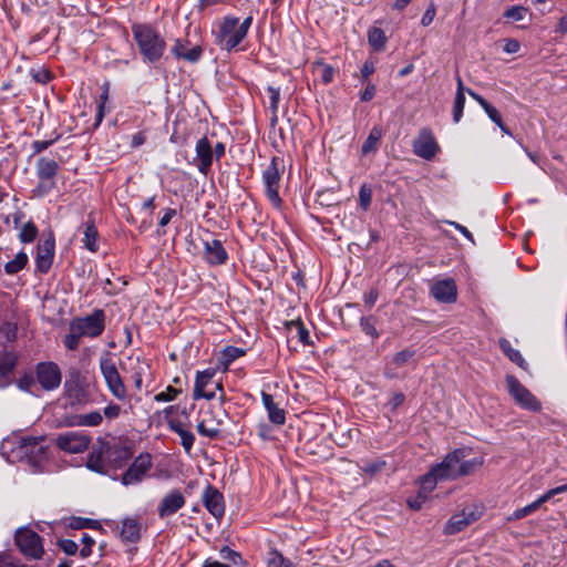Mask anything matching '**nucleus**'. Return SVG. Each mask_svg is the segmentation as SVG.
I'll return each instance as SVG.
<instances>
[{"label": "nucleus", "instance_id": "nucleus-1", "mask_svg": "<svg viewBox=\"0 0 567 567\" xmlns=\"http://www.w3.org/2000/svg\"><path fill=\"white\" fill-rule=\"evenodd\" d=\"M470 452L471 450L465 447L454 450L432 467V474L443 481L473 474L483 465L484 458L476 456L468 460Z\"/></svg>", "mask_w": 567, "mask_h": 567}, {"label": "nucleus", "instance_id": "nucleus-2", "mask_svg": "<svg viewBox=\"0 0 567 567\" xmlns=\"http://www.w3.org/2000/svg\"><path fill=\"white\" fill-rule=\"evenodd\" d=\"M132 34L145 62L156 63L162 59L166 42L156 29L147 23H135Z\"/></svg>", "mask_w": 567, "mask_h": 567}, {"label": "nucleus", "instance_id": "nucleus-3", "mask_svg": "<svg viewBox=\"0 0 567 567\" xmlns=\"http://www.w3.org/2000/svg\"><path fill=\"white\" fill-rule=\"evenodd\" d=\"M251 23V16L247 17L243 22L236 17H225L216 32L217 44L227 51H231L245 39Z\"/></svg>", "mask_w": 567, "mask_h": 567}, {"label": "nucleus", "instance_id": "nucleus-4", "mask_svg": "<svg viewBox=\"0 0 567 567\" xmlns=\"http://www.w3.org/2000/svg\"><path fill=\"white\" fill-rule=\"evenodd\" d=\"M100 371L110 393L118 401L127 398V389L109 352H105L99 361Z\"/></svg>", "mask_w": 567, "mask_h": 567}, {"label": "nucleus", "instance_id": "nucleus-5", "mask_svg": "<svg viewBox=\"0 0 567 567\" xmlns=\"http://www.w3.org/2000/svg\"><path fill=\"white\" fill-rule=\"evenodd\" d=\"M69 329L79 332L82 338L100 337L105 329V313L102 309H96L89 316L74 318Z\"/></svg>", "mask_w": 567, "mask_h": 567}, {"label": "nucleus", "instance_id": "nucleus-6", "mask_svg": "<svg viewBox=\"0 0 567 567\" xmlns=\"http://www.w3.org/2000/svg\"><path fill=\"white\" fill-rule=\"evenodd\" d=\"M506 389L515 403L524 410L539 412L540 401L514 375L505 377Z\"/></svg>", "mask_w": 567, "mask_h": 567}, {"label": "nucleus", "instance_id": "nucleus-7", "mask_svg": "<svg viewBox=\"0 0 567 567\" xmlns=\"http://www.w3.org/2000/svg\"><path fill=\"white\" fill-rule=\"evenodd\" d=\"M280 163H282V161H280L278 157H272L269 165L262 172V182L266 189V196L275 207H279L281 205L279 187L284 165H281L280 169Z\"/></svg>", "mask_w": 567, "mask_h": 567}, {"label": "nucleus", "instance_id": "nucleus-8", "mask_svg": "<svg viewBox=\"0 0 567 567\" xmlns=\"http://www.w3.org/2000/svg\"><path fill=\"white\" fill-rule=\"evenodd\" d=\"M14 542L19 550L27 558L40 559L44 554L41 537L30 528H19L16 533Z\"/></svg>", "mask_w": 567, "mask_h": 567}, {"label": "nucleus", "instance_id": "nucleus-9", "mask_svg": "<svg viewBox=\"0 0 567 567\" xmlns=\"http://www.w3.org/2000/svg\"><path fill=\"white\" fill-rule=\"evenodd\" d=\"M56 446L70 454H80L87 450L91 436L82 431H69L58 434Z\"/></svg>", "mask_w": 567, "mask_h": 567}, {"label": "nucleus", "instance_id": "nucleus-10", "mask_svg": "<svg viewBox=\"0 0 567 567\" xmlns=\"http://www.w3.org/2000/svg\"><path fill=\"white\" fill-rule=\"evenodd\" d=\"M412 147L416 156L426 161L432 159L440 148L433 132L429 127L420 130L416 138L413 141Z\"/></svg>", "mask_w": 567, "mask_h": 567}, {"label": "nucleus", "instance_id": "nucleus-11", "mask_svg": "<svg viewBox=\"0 0 567 567\" xmlns=\"http://www.w3.org/2000/svg\"><path fill=\"white\" fill-rule=\"evenodd\" d=\"M152 467V457L148 453L140 454L131 464V466L123 473L121 482L123 485H134L143 481L146 473Z\"/></svg>", "mask_w": 567, "mask_h": 567}, {"label": "nucleus", "instance_id": "nucleus-12", "mask_svg": "<svg viewBox=\"0 0 567 567\" xmlns=\"http://www.w3.org/2000/svg\"><path fill=\"white\" fill-rule=\"evenodd\" d=\"M18 455L20 457H28L30 461H39L45 456L47 446L43 436H23L19 437L16 442Z\"/></svg>", "mask_w": 567, "mask_h": 567}, {"label": "nucleus", "instance_id": "nucleus-13", "mask_svg": "<svg viewBox=\"0 0 567 567\" xmlns=\"http://www.w3.org/2000/svg\"><path fill=\"white\" fill-rule=\"evenodd\" d=\"M37 381L47 391L55 390L60 386L62 374L54 362H41L35 369Z\"/></svg>", "mask_w": 567, "mask_h": 567}, {"label": "nucleus", "instance_id": "nucleus-14", "mask_svg": "<svg viewBox=\"0 0 567 567\" xmlns=\"http://www.w3.org/2000/svg\"><path fill=\"white\" fill-rule=\"evenodd\" d=\"M55 241L50 235L38 244L35 255V268L41 274H47L52 266L54 258Z\"/></svg>", "mask_w": 567, "mask_h": 567}, {"label": "nucleus", "instance_id": "nucleus-15", "mask_svg": "<svg viewBox=\"0 0 567 567\" xmlns=\"http://www.w3.org/2000/svg\"><path fill=\"white\" fill-rule=\"evenodd\" d=\"M186 498L179 489H172L161 499L157 506L158 517L164 519L184 507Z\"/></svg>", "mask_w": 567, "mask_h": 567}, {"label": "nucleus", "instance_id": "nucleus-16", "mask_svg": "<svg viewBox=\"0 0 567 567\" xmlns=\"http://www.w3.org/2000/svg\"><path fill=\"white\" fill-rule=\"evenodd\" d=\"M430 293L439 302L452 303L457 298L456 284L452 278L436 280L431 285Z\"/></svg>", "mask_w": 567, "mask_h": 567}, {"label": "nucleus", "instance_id": "nucleus-17", "mask_svg": "<svg viewBox=\"0 0 567 567\" xmlns=\"http://www.w3.org/2000/svg\"><path fill=\"white\" fill-rule=\"evenodd\" d=\"M171 53L177 60L196 63L203 55V48L197 44L190 45L187 39H176L171 48Z\"/></svg>", "mask_w": 567, "mask_h": 567}, {"label": "nucleus", "instance_id": "nucleus-18", "mask_svg": "<svg viewBox=\"0 0 567 567\" xmlns=\"http://www.w3.org/2000/svg\"><path fill=\"white\" fill-rule=\"evenodd\" d=\"M202 501L206 509L217 519L225 513V502L223 494L212 485H207L203 492Z\"/></svg>", "mask_w": 567, "mask_h": 567}, {"label": "nucleus", "instance_id": "nucleus-19", "mask_svg": "<svg viewBox=\"0 0 567 567\" xmlns=\"http://www.w3.org/2000/svg\"><path fill=\"white\" fill-rule=\"evenodd\" d=\"M132 362L131 378L133 379L134 386L137 391H141L145 381L148 383L152 381L151 364L147 360L141 359L140 357L130 358Z\"/></svg>", "mask_w": 567, "mask_h": 567}, {"label": "nucleus", "instance_id": "nucleus-20", "mask_svg": "<svg viewBox=\"0 0 567 567\" xmlns=\"http://www.w3.org/2000/svg\"><path fill=\"white\" fill-rule=\"evenodd\" d=\"M204 257L210 265H223L228 259V254L218 239H208L204 241Z\"/></svg>", "mask_w": 567, "mask_h": 567}, {"label": "nucleus", "instance_id": "nucleus-21", "mask_svg": "<svg viewBox=\"0 0 567 567\" xmlns=\"http://www.w3.org/2000/svg\"><path fill=\"white\" fill-rule=\"evenodd\" d=\"M118 536L124 543H136L141 538L142 523L138 518L126 517L117 526Z\"/></svg>", "mask_w": 567, "mask_h": 567}, {"label": "nucleus", "instance_id": "nucleus-22", "mask_svg": "<svg viewBox=\"0 0 567 567\" xmlns=\"http://www.w3.org/2000/svg\"><path fill=\"white\" fill-rule=\"evenodd\" d=\"M109 444L102 442L99 447H94L87 457L86 466L97 473H105L109 461H107Z\"/></svg>", "mask_w": 567, "mask_h": 567}, {"label": "nucleus", "instance_id": "nucleus-23", "mask_svg": "<svg viewBox=\"0 0 567 567\" xmlns=\"http://www.w3.org/2000/svg\"><path fill=\"white\" fill-rule=\"evenodd\" d=\"M478 519V515L476 513H458L453 515L444 526L445 535H454L462 532L472 523Z\"/></svg>", "mask_w": 567, "mask_h": 567}, {"label": "nucleus", "instance_id": "nucleus-24", "mask_svg": "<svg viewBox=\"0 0 567 567\" xmlns=\"http://www.w3.org/2000/svg\"><path fill=\"white\" fill-rule=\"evenodd\" d=\"M196 158L198 159V169L207 174L213 164V147L207 137H202L196 143Z\"/></svg>", "mask_w": 567, "mask_h": 567}, {"label": "nucleus", "instance_id": "nucleus-25", "mask_svg": "<svg viewBox=\"0 0 567 567\" xmlns=\"http://www.w3.org/2000/svg\"><path fill=\"white\" fill-rule=\"evenodd\" d=\"M214 374H215L214 371L210 369H206L204 371L197 372L196 378H195L194 392H193L194 400H198V399L212 400L215 398L216 393H206V388L212 382Z\"/></svg>", "mask_w": 567, "mask_h": 567}, {"label": "nucleus", "instance_id": "nucleus-26", "mask_svg": "<svg viewBox=\"0 0 567 567\" xmlns=\"http://www.w3.org/2000/svg\"><path fill=\"white\" fill-rule=\"evenodd\" d=\"M133 456V450L125 444L109 446L107 461L114 467H122Z\"/></svg>", "mask_w": 567, "mask_h": 567}, {"label": "nucleus", "instance_id": "nucleus-27", "mask_svg": "<svg viewBox=\"0 0 567 567\" xmlns=\"http://www.w3.org/2000/svg\"><path fill=\"white\" fill-rule=\"evenodd\" d=\"M415 354L414 350L411 349H404L402 351L396 352L393 354L391 360L386 363L384 369V375L388 379H393L396 377V373L393 371L392 365L395 368L404 365L409 360H411Z\"/></svg>", "mask_w": 567, "mask_h": 567}, {"label": "nucleus", "instance_id": "nucleus-28", "mask_svg": "<svg viewBox=\"0 0 567 567\" xmlns=\"http://www.w3.org/2000/svg\"><path fill=\"white\" fill-rule=\"evenodd\" d=\"M103 422V415L100 411H91L87 413H82L73 416V420L70 422L72 426H87V427H96L100 426Z\"/></svg>", "mask_w": 567, "mask_h": 567}, {"label": "nucleus", "instance_id": "nucleus-29", "mask_svg": "<svg viewBox=\"0 0 567 567\" xmlns=\"http://www.w3.org/2000/svg\"><path fill=\"white\" fill-rule=\"evenodd\" d=\"M58 172V163L54 159L41 157L37 162V175L39 179L54 181Z\"/></svg>", "mask_w": 567, "mask_h": 567}, {"label": "nucleus", "instance_id": "nucleus-30", "mask_svg": "<svg viewBox=\"0 0 567 567\" xmlns=\"http://www.w3.org/2000/svg\"><path fill=\"white\" fill-rule=\"evenodd\" d=\"M97 237H99V234H97V230H96L94 224L92 221L86 223L85 229H84V237H83L82 241H83L84 247L87 250H90L92 252L97 251V249H99Z\"/></svg>", "mask_w": 567, "mask_h": 567}, {"label": "nucleus", "instance_id": "nucleus-31", "mask_svg": "<svg viewBox=\"0 0 567 567\" xmlns=\"http://www.w3.org/2000/svg\"><path fill=\"white\" fill-rule=\"evenodd\" d=\"M246 354V350L233 346L226 347L220 353V364L227 369L236 359Z\"/></svg>", "mask_w": 567, "mask_h": 567}, {"label": "nucleus", "instance_id": "nucleus-32", "mask_svg": "<svg viewBox=\"0 0 567 567\" xmlns=\"http://www.w3.org/2000/svg\"><path fill=\"white\" fill-rule=\"evenodd\" d=\"M368 41L374 51H382L386 43V37H385L384 31L382 29L375 28V27L369 29Z\"/></svg>", "mask_w": 567, "mask_h": 567}, {"label": "nucleus", "instance_id": "nucleus-33", "mask_svg": "<svg viewBox=\"0 0 567 567\" xmlns=\"http://www.w3.org/2000/svg\"><path fill=\"white\" fill-rule=\"evenodd\" d=\"M381 137H382L381 128L373 127L370 131L367 140L364 141V143L362 145V148H361L362 154L363 155H368V154H370L372 152H375L378 150V145H379V142H380Z\"/></svg>", "mask_w": 567, "mask_h": 567}, {"label": "nucleus", "instance_id": "nucleus-34", "mask_svg": "<svg viewBox=\"0 0 567 567\" xmlns=\"http://www.w3.org/2000/svg\"><path fill=\"white\" fill-rule=\"evenodd\" d=\"M499 347H501L502 351L508 357V359L512 362L516 363L520 368H525L526 362H525L523 355L520 354V352L518 350H516L512 347V344L508 340L501 339Z\"/></svg>", "mask_w": 567, "mask_h": 567}, {"label": "nucleus", "instance_id": "nucleus-35", "mask_svg": "<svg viewBox=\"0 0 567 567\" xmlns=\"http://www.w3.org/2000/svg\"><path fill=\"white\" fill-rule=\"evenodd\" d=\"M28 264V255L24 251H20L16 257L4 265V271L8 275L18 274Z\"/></svg>", "mask_w": 567, "mask_h": 567}, {"label": "nucleus", "instance_id": "nucleus-36", "mask_svg": "<svg viewBox=\"0 0 567 567\" xmlns=\"http://www.w3.org/2000/svg\"><path fill=\"white\" fill-rule=\"evenodd\" d=\"M17 362V357L13 352L4 351L0 354V374L7 375L12 372Z\"/></svg>", "mask_w": 567, "mask_h": 567}, {"label": "nucleus", "instance_id": "nucleus-37", "mask_svg": "<svg viewBox=\"0 0 567 567\" xmlns=\"http://www.w3.org/2000/svg\"><path fill=\"white\" fill-rule=\"evenodd\" d=\"M441 481H442L441 478H439V477H436V475L432 474V470H431L426 475H424L421 478L419 492L422 494H425V496H427L435 488L436 484Z\"/></svg>", "mask_w": 567, "mask_h": 567}, {"label": "nucleus", "instance_id": "nucleus-38", "mask_svg": "<svg viewBox=\"0 0 567 567\" xmlns=\"http://www.w3.org/2000/svg\"><path fill=\"white\" fill-rule=\"evenodd\" d=\"M386 465V462L383 460H374V461H363L360 465V470L369 475H375L381 472Z\"/></svg>", "mask_w": 567, "mask_h": 567}, {"label": "nucleus", "instance_id": "nucleus-39", "mask_svg": "<svg viewBox=\"0 0 567 567\" xmlns=\"http://www.w3.org/2000/svg\"><path fill=\"white\" fill-rule=\"evenodd\" d=\"M38 235V228L33 221L25 223L19 234V239L22 243H32Z\"/></svg>", "mask_w": 567, "mask_h": 567}, {"label": "nucleus", "instance_id": "nucleus-40", "mask_svg": "<svg viewBox=\"0 0 567 567\" xmlns=\"http://www.w3.org/2000/svg\"><path fill=\"white\" fill-rule=\"evenodd\" d=\"M315 66L320 74L321 81L324 84H329L333 81L334 69L331 65H328L323 62H316Z\"/></svg>", "mask_w": 567, "mask_h": 567}, {"label": "nucleus", "instance_id": "nucleus-41", "mask_svg": "<svg viewBox=\"0 0 567 567\" xmlns=\"http://www.w3.org/2000/svg\"><path fill=\"white\" fill-rule=\"evenodd\" d=\"M107 99H109V84H104L102 93L100 95V101L97 104L96 125H99L103 121L104 109H105V103H106Z\"/></svg>", "mask_w": 567, "mask_h": 567}, {"label": "nucleus", "instance_id": "nucleus-42", "mask_svg": "<svg viewBox=\"0 0 567 567\" xmlns=\"http://www.w3.org/2000/svg\"><path fill=\"white\" fill-rule=\"evenodd\" d=\"M290 327L291 329H296L297 337L301 343H309V331L300 320L291 321Z\"/></svg>", "mask_w": 567, "mask_h": 567}, {"label": "nucleus", "instance_id": "nucleus-43", "mask_svg": "<svg viewBox=\"0 0 567 567\" xmlns=\"http://www.w3.org/2000/svg\"><path fill=\"white\" fill-rule=\"evenodd\" d=\"M71 527L76 528V529H82V528L101 529V524L94 519L78 517L72 520Z\"/></svg>", "mask_w": 567, "mask_h": 567}, {"label": "nucleus", "instance_id": "nucleus-44", "mask_svg": "<svg viewBox=\"0 0 567 567\" xmlns=\"http://www.w3.org/2000/svg\"><path fill=\"white\" fill-rule=\"evenodd\" d=\"M360 327L362 329V331L371 337L372 339H377L379 338V333L374 327V322H373V319L371 317H363L361 318L360 320Z\"/></svg>", "mask_w": 567, "mask_h": 567}, {"label": "nucleus", "instance_id": "nucleus-45", "mask_svg": "<svg viewBox=\"0 0 567 567\" xmlns=\"http://www.w3.org/2000/svg\"><path fill=\"white\" fill-rule=\"evenodd\" d=\"M179 390L168 385L165 391L155 394L154 400L156 402H169L176 399L179 394Z\"/></svg>", "mask_w": 567, "mask_h": 567}, {"label": "nucleus", "instance_id": "nucleus-46", "mask_svg": "<svg viewBox=\"0 0 567 567\" xmlns=\"http://www.w3.org/2000/svg\"><path fill=\"white\" fill-rule=\"evenodd\" d=\"M465 106V95L455 94L454 105H453V121L458 123L464 111Z\"/></svg>", "mask_w": 567, "mask_h": 567}, {"label": "nucleus", "instance_id": "nucleus-47", "mask_svg": "<svg viewBox=\"0 0 567 567\" xmlns=\"http://www.w3.org/2000/svg\"><path fill=\"white\" fill-rule=\"evenodd\" d=\"M268 417L271 423L276 425H282L286 422V415L285 411L280 409L278 405H275L274 408L269 409L268 411Z\"/></svg>", "mask_w": 567, "mask_h": 567}, {"label": "nucleus", "instance_id": "nucleus-48", "mask_svg": "<svg viewBox=\"0 0 567 567\" xmlns=\"http://www.w3.org/2000/svg\"><path fill=\"white\" fill-rule=\"evenodd\" d=\"M535 511H537L536 508V504L534 503H530L522 508H518L516 511H514L512 513L511 516H508V520H518V519H522L528 515H530L532 513H534Z\"/></svg>", "mask_w": 567, "mask_h": 567}, {"label": "nucleus", "instance_id": "nucleus-49", "mask_svg": "<svg viewBox=\"0 0 567 567\" xmlns=\"http://www.w3.org/2000/svg\"><path fill=\"white\" fill-rule=\"evenodd\" d=\"M527 9L522 6H513L504 12V17L520 21L525 18Z\"/></svg>", "mask_w": 567, "mask_h": 567}, {"label": "nucleus", "instance_id": "nucleus-50", "mask_svg": "<svg viewBox=\"0 0 567 567\" xmlns=\"http://www.w3.org/2000/svg\"><path fill=\"white\" fill-rule=\"evenodd\" d=\"M54 181L40 179L38 186L33 189V195L37 197H43L54 187Z\"/></svg>", "mask_w": 567, "mask_h": 567}, {"label": "nucleus", "instance_id": "nucleus-51", "mask_svg": "<svg viewBox=\"0 0 567 567\" xmlns=\"http://www.w3.org/2000/svg\"><path fill=\"white\" fill-rule=\"evenodd\" d=\"M197 431L200 435L209 439H214L219 434V429L216 426H208L205 420L198 422Z\"/></svg>", "mask_w": 567, "mask_h": 567}, {"label": "nucleus", "instance_id": "nucleus-52", "mask_svg": "<svg viewBox=\"0 0 567 567\" xmlns=\"http://www.w3.org/2000/svg\"><path fill=\"white\" fill-rule=\"evenodd\" d=\"M372 200V192L367 185H362L359 190V202L363 210H367Z\"/></svg>", "mask_w": 567, "mask_h": 567}, {"label": "nucleus", "instance_id": "nucleus-53", "mask_svg": "<svg viewBox=\"0 0 567 567\" xmlns=\"http://www.w3.org/2000/svg\"><path fill=\"white\" fill-rule=\"evenodd\" d=\"M122 413V409L118 404L114 402H110L104 409H103V416L109 420H115L117 419Z\"/></svg>", "mask_w": 567, "mask_h": 567}, {"label": "nucleus", "instance_id": "nucleus-54", "mask_svg": "<svg viewBox=\"0 0 567 567\" xmlns=\"http://www.w3.org/2000/svg\"><path fill=\"white\" fill-rule=\"evenodd\" d=\"M81 338L82 337L79 332L70 330V332L64 337L63 343L68 350H75L79 347Z\"/></svg>", "mask_w": 567, "mask_h": 567}, {"label": "nucleus", "instance_id": "nucleus-55", "mask_svg": "<svg viewBox=\"0 0 567 567\" xmlns=\"http://www.w3.org/2000/svg\"><path fill=\"white\" fill-rule=\"evenodd\" d=\"M81 543L83 544V547L80 549V556L82 558H86L91 555L92 546L94 545L95 542L87 534H83L81 537Z\"/></svg>", "mask_w": 567, "mask_h": 567}, {"label": "nucleus", "instance_id": "nucleus-56", "mask_svg": "<svg viewBox=\"0 0 567 567\" xmlns=\"http://www.w3.org/2000/svg\"><path fill=\"white\" fill-rule=\"evenodd\" d=\"M178 435L181 437V443H182L183 447L186 450V452H189L195 442L194 434L190 431H188L187 429H185L184 431H181V433H178Z\"/></svg>", "mask_w": 567, "mask_h": 567}, {"label": "nucleus", "instance_id": "nucleus-57", "mask_svg": "<svg viewBox=\"0 0 567 567\" xmlns=\"http://www.w3.org/2000/svg\"><path fill=\"white\" fill-rule=\"evenodd\" d=\"M59 546L66 555H75L79 549L78 544L72 539H62Z\"/></svg>", "mask_w": 567, "mask_h": 567}, {"label": "nucleus", "instance_id": "nucleus-58", "mask_svg": "<svg viewBox=\"0 0 567 567\" xmlns=\"http://www.w3.org/2000/svg\"><path fill=\"white\" fill-rule=\"evenodd\" d=\"M483 110L485 111V113L487 114L492 122H494L496 125H501V122L503 121L502 116L492 104L487 103V105L483 107Z\"/></svg>", "mask_w": 567, "mask_h": 567}, {"label": "nucleus", "instance_id": "nucleus-59", "mask_svg": "<svg viewBox=\"0 0 567 567\" xmlns=\"http://www.w3.org/2000/svg\"><path fill=\"white\" fill-rule=\"evenodd\" d=\"M426 498L427 496H425V494L419 492L416 497L409 498L406 503L411 509L417 511L422 507Z\"/></svg>", "mask_w": 567, "mask_h": 567}, {"label": "nucleus", "instance_id": "nucleus-60", "mask_svg": "<svg viewBox=\"0 0 567 567\" xmlns=\"http://www.w3.org/2000/svg\"><path fill=\"white\" fill-rule=\"evenodd\" d=\"M375 71V63L371 60H367L361 68V79L367 81L371 74Z\"/></svg>", "mask_w": 567, "mask_h": 567}, {"label": "nucleus", "instance_id": "nucleus-61", "mask_svg": "<svg viewBox=\"0 0 567 567\" xmlns=\"http://www.w3.org/2000/svg\"><path fill=\"white\" fill-rule=\"evenodd\" d=\"M268 92L270 97V107L272 109L274 112H276L280 100V90L277 87L269 86Z\"/></svg>", "mask_w": 567, "mask_h": 567}, {"label": "nucleus", "instance_id": "nucleus-62", "mask_svg": "<svg viewBox=\"0 0 567 567\" xmlns=\"http://www.w3.org/2000/svg\"><path fill=\"white\" fill-rule=\"evenodd\" d=\"M377 87L374 84L369 83L360 94V100L369 102L375 96Z\"/></svg>", "mask_w": 567, "mask_h": 567}, {"label": "nucleus", "instance_id": "nucleus-63", "mask_svg": "<svg viewBox=\"0 0 567 567\" xmlns=\"http://www.w3.org/2000/svg\"><path fill=\"white\" fill-rule=\"evenodd\" d=\"M146 141V135L143 132H137L132 135L131 137V146L132 147H138L143 145Z\"/></svg>", "mask_w": 567, "mask_h": 567}, {"label": "nucleus", "instance_id": "nucleus-64", "mask_svg": "<svg viewBox=\"0 0 567 567\" xmlns=\"http://www.w3.org/2000/svg\"><path fill=\"white\" fill-rule=\"evenodd\" d=\"M0 567H22L14 564L12 557L8 554H0Z\"/></svg>", "mask_w": 567, "mask_h": 567}]
</instances>
